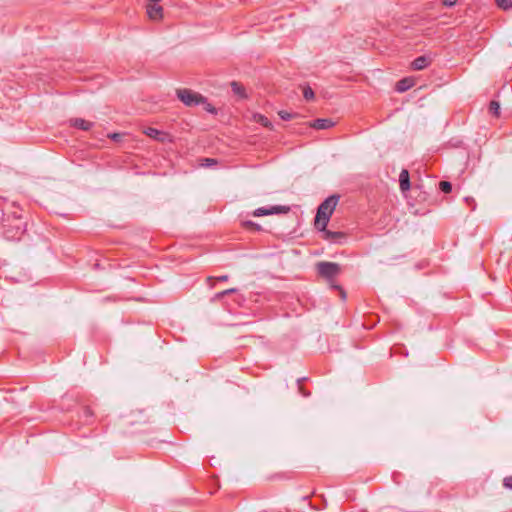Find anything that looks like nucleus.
Listing matches in <instances>:
<instances>
[{"instance_id": "f257e3e1", "label": "nucleus", "mask_w": 512, "mask_h": 512, "mask_svg": "<svg viewBox=\"0 0 512 512\" xmlns=\"http://www.w3.org/2000/svg\"><path fill=\"white\" fill-rule=\"evenodd\" d=\"M339 197L336 195L329 196L326 198L318 207L317 214L315 217V227L318 230H324L333 214Z\"/></svg>"}, {"instance_id": "f03ea898", "label": "nucleus", "mask_w": 512, "mask_h": 512, "mask_svg": "<svg viewBox=\"0 0 512 512\" xmlns=\"http://www.w3.org/2000/svg\"><path fill=\"white\" fill-rule=\"evenodd\" d=\"M26 231V222L20 217H15L12 222L4 225L3 235L7 240L18 241Z\"/></svg>"}, {"instance_id": "7ed1b4c3", "label": "nucleus", "mask_w": 512, "mask_h": 512, "mask_svg": "<svg viewBox=\"0 0 512 512\" xmlns=\"http://www.w3.org/2000/svg\"><path fill=\"white\" fill-rule=\"evenodd\" d=\"M176 94L178 99L183 102L186 106L193 107L198 106L201 103L206 102V98L199 93L193 92L190 89H177Z\"/></svg>"}, {"instance_id": "20e7f679", "label": "nucleus", "mask_w": 512, "mask_h": 512, "mask_svg": "<svg viewBox=\"0 0 512 512\" xmlns=\"http://www.w3.org/2000/svg\"><path fill=\"white\" fill-rule=\"evenodd\" d=\"M318 274L328 281H332L341 272V266L335 262L322 261L317 263Z\"/></svg>"}, {"instance_id": "39448f33", "label": "nucleus", "mask_w": 512, "mask_h": 512, "mask_svg": "<svg viewBox=\"0 0 512 512\" xmlns=\"http://www.w3.org/2000/svg\"><path fill=\"white\" fill-rule=\"evenodd\" d=\"M290 210L288 206L275 205L270 207H259L254 210L253 215L255 217H262L274 214L287 213Z\"/></svg>"}, {"instance_id": "423d86ee", "label": "nucleus", "mask_w": 512, "mask_h": 512, "mask_svg": "<svg viewBox=\"0 0 512 512\" xmlns=\"http://www.w3.org/2000/svg\"><path fill=\"white\" fill-rule=\"evenodd\" d=\"M147 14L152 20H159L163 17V8L155 2H148Z\"/></svg>"}, {"instance_id": "0eeeda50", "label": "nucleus", "mask_w": 512, "mask_h": 512, "mask_svg": "<svg viewBox=\"0 0 512 512\" xmlns=\"http://www.w3.org/2000/svg\"><path fill=\"white\" fill-rule=\"evenodd\" d=\"M431 62H432L431 57L422 55L412 61L411 67L413 70L419 71V70H423L426 67H428L431 64Z\"/></svg>"}, {"instance_id": "6e6552de", "label": "nucleus", "mask_w": 512, "mask_h": 512, "mask_svg": "<svg viewBox=\"0 0 512 512\" xmlns=\"http://www.w3.org/2000/svg\"><path fill=\"white\" fill-rule=\"evenodd\" d=\"M320 231L324 233V238L332 243L341 244L345 239V234L343 232H332L326 228Z\"/></svg>"}, {"instance_id": "1a4fd4ad", "label": "nucleus", "mask_w": 512, "mask_h": 512, "mask_svg": "<svg viewBox=\"0 0 512 512\" xmlns=\"http://www.w3.org/2000/svg\"><path fill=\"white\" fill-rule=\"evenodd\" d=\"M334 122L331 119L327 118H319L314 120L310 123V127L318 129V130H324L329 129L334 126Z\"/></svg>"}, {"instance_id": "9d476101", "label": "nucleus", "mask_w": 512, "mask_h": 512, "mask_svg": "<svg viewBox=\"0 0 512 512\" xmlns=\"http://www.w3.org/2000/svg\"><path fill=\"white\" fill-rule=\"evenodd\" d=\"M399 186H400V189L402 192H406V191L410 190V188H411L409 172L406 169H403L400 172Z\"/></svg>"}, {"instance_id": "9b49d317", "label": "nucleus", "mask_w": 512, "mask_h": 512, "mask_svg": "<svg viewBox=\"0 0 512 512\" xmlns=\"http://www.w3.org/2000/svg\"><path fill=\"white\" fill-rule=\"evenodd\" d=\"M71 124H72V126L78 128V129H81L83 131H88L93 126L92 122L86 121V120H84L82 118L72 119L71 120Z\"/></svg>"}, {"instance_id": "f8f14e48", "label": "nucleus", "mask_w": 512, "mask_h": 512, "mask_svg": "<svg viewBox=\"0 0 512 512\" xmlns=\"http://www.w3.org/2000/svg\"><path fill=\"white\" fill-rule=\"evenodd\" d=\"M414 85V80L411 78H403L396 83V90L400 93L409 90Z\"/></svg>"}, {"instance_id": "ddd939ff", "label": "nucleus", "mask_w": 512, "mask_h": 512, "mask_svg": "<svg viewBox=\"0 0 512 512\" xmlns=\"http://www.w3.org/2000/svg\"><path fill=\"white\" fill-rule=\"evenodd\" d=\"M253 118L256 123L268 128L270 130L273 129V124L266 116L257 113V114H254Z\"/></svg>"}, {"instance_id": "4468645a", "label": "nucleus", "mask_w": 512, "mask_h": 512, "mask_svg": "<svg viewBox=\"0 0 512 512\" xmlns=\"http://www.w3.org/2000/svg\"><path fill=\"white\" fill-rule=\"evenodd\" d=\"M145 134L153 139H156V140H163V135H164L163 132H161L158 129L152 128V127L147 128V130L145 131Z\"/></svg>"}, {"instance_id": "2eb2a0df", "label": "nucleus", "mask_w": 512, "mask_h": 512, "mask_svg": "<svg viewBox=\"0 0 512 512\" xmlns=\"http://www.w3.org/2000/svg\"><path fill=\"white\" fill-rule=\"evenodd\" d=\"M231 88L234 94L238 95L240 98L246 97L244 87L240 85L238 82H231Z\"/></svg>"}, {"instance_id": "dca6fc26", "label": "nucleus", "mask_w": 512, "mask_h": 512, "mask_svg": "<svg viewBox=\"0 0 512 512\" xmlns=\"http://www.w3.org/2000/svg\"><path fill=\"white\" fill-rule=\"evenodd\" d=\"M489 112L498 117L499 114H500V104L499 102L495 101V100H492L489 104Z\"/></svg>"}, {"instance_id": "f3484780", "label": "nucleus", "mask_w": 512, "mask_h": 512, "mask_svg": "<svg viewBox=\"0 0 512 512\" xmlns=\"http://www.w3.org/2000/svg\"><path fill=\"white\" fill-rule=\"evenodd\" d=\"M439 188L444 193H450L452 191V184L448 181H441L439 183Z\"/></svg>"}, {"instance_id": "a211bd4d", "label": "nucleus", "mask_w": 512, "mask_h": 512, "mask_svg": "<svg viewBox=\"0 0 512 512\" xmlns=\"http://www.w3.org/2000/svg\"><path fill=\"white\" fill-rule=\"evenodd\" d=\"M236 291H237L236 288H230V289L218 292L215 294L214 299H217V300L222 299L224 296L231 294V293H235Z\"/></svg>"}, {"instance_id": "6ab92c4d", "label": "nucleus", "mask_w": 512, "mask_h": 512, "mask_svg": "<svg viewBox=\"0 0 512 512\" xmlns=\"http://www.w3.org/2000/svg\"><path fill=\"white\" fill-rule=\"evenodd\" d=\"M303 96L306 100H313L315 97L314 91L311 89V87L307 86L303 90Z\"/></svg>"}, {"instance_id": "aec40b11", "label": "nucleus", "mask_w": 512, "mask_h": 512, "mask_svg": "<svg viewBox=\"0 0 512 512\" xmlns=\"http://www.w3.org/2000/svg\"><path fill=\"white\" fill-rule=\"evenodd\" d=\"M497 5L502 9H508L512 7V0H496Z\"/></svg>"}, {"instance_id": "412c9836", "label": "nucleus", "mask_w": 512, "mask_h": 512, "mask_svg": "<svg viewBox=\"0 0 512 512\" xmlns=\"http://www.w3.org/2000/svg\"><path fill=\"white\" fill-rule=\"evenodd\" d=\"M278 115L282 120L288 121V120H291L292 118H294V116L296 114H292L287 111L281 110L278 112Z\"/></svg>"}, {"instance_id": "4be33fe9", "label": "nucleus", "mask_w": 512, "mask_h": 512, "mask_svg": "<svg viewBox=\"0 0 512 512\" xmlns=\"http://www.w3.org/2000/svg\"><path fill=\"white\" fill-rule=\"evenodd\" d=\"M503 485L508 489H512V476L505 477L503 480Z\"/></svg>"}, {"instance_id": "5701e85b", "label": "nucleus", "mask_w": 512, "mask_h": 512, "mask_svg": "<svg viewBox=\"0 0 512 512\" xmlns=\"http://www.w3.org/2000/svg\"><path fill=\"white\" fill-rule=\"evenodd\" d=\"M206 106H205V110L210 112V113H215L216 110L215 108L210 104L208 103L207 101L204 103Z\"/></svg>"}, {"instance_id": "b1692460", "label": "nucleus", "mask_w": 512, "mask_h": 512, "mask_svg": "<svg viewBox=\"0 0 512 512\" xmlns=\"http://www.w3.org/2000/svg\"><path fill=\"white\" fill-rule=\"evenodd\" d=\"M458 0H444V5L451 7L453 6Z\"/></svg>"}, {"instance_id": "393cba45", "label": "nucleus", "mask_w": 512, "mask_h": 512, "mask_svg": "<svg viewBox=\"0 0 512 512\" xmlns=\"http://www.w3.org/2000/svg\"><path fill=\"white\" fill-rule=\"evenodd\" d=\"M217 280H219V281H227V280H228V275H222V276H219V277L217 278Z\"/></svg>"}, {"instance_id": "a878e982", "label": "nucleus", "mask_w": 512, "mask_h": 512, "mask_svg": "<svg viewBox=\"0 0 512 512\" xmlns=\"http://www.w3.org/2000/svg\"><path fill=\"white\" fill-rule=\"evenodd\" d=\"M120 137H121V135H120V134H117V133H115V134H113V135L111 136V138H112V139H114V140H118Z\"/></svg>"}, {"instance_id": "bb28decb", "label": "nucleus", "mask_w": 512, "mask_h": 512, "mask_svg": "<svg viewBox=\"0 0 512 512\" xmlns=\"http://www.w3.org/2000/svg\"><path fill=\"white\" fill-rule=\"evenodd\" d=\"M246 224H247V225H251V226H256V227L258 228V225L254 224V223H253V222H251V221H248Z\"/></svg>"}, {"instance_id": "cd10ccee", "label": "nucleus", "mask_w": 512, "mask_h": 512, "mask_svg": "<svg viewBox=\"0 0 512 512\" xmlns=\"http://www.w3.org/2000/svg\"><path fill=\"white\" fill-rule=\"evenodd\" d=\"M148 2L152 3V2H155V3H158L160 2L161 0H147Z\"/></svg>"}, {"instance_id": "c85d7f7f", "label": "nucleus", "mask_w": 512, "mask_h": 512, "mask_svg": "<svg viewBox=\"0 0 512 512\" xmlns=\"http://www.w3.org/2000/svg\"><path fill=\"white\" fill-rule=\"evenodd\" d=\"M85 413H86L87 415H88V414H90L89 409H86V410H85Z\"/></svg>"}]
</instances>
